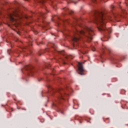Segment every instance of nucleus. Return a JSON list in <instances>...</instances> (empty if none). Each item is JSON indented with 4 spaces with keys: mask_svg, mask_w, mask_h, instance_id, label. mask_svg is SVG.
Wrapping results in <instances>:
<instances>
[{
    "mask_svg": "<svg viewBox=\"0 0 128 128\" xmlns=\"http://www.w3.org/2000/svg\"><path fill=\"white\" fill-rule=\"evenodd\" d=\"M14 100H16V99H14Z\"/></svg>",
    "mask_w": 128,
    "mask_h": 128,
    "instance_id": "7c9ffc66",
    "label": "nucleus"
},
{
    "mask_svg": "<svg viewBox=\"0 0 128 128\" xmlns=\"http://www.w3.org/2000/svg\"><path fill=\"white\" fill-rule=\"evenodd\" d=\"M58 20H60V18H58Z\"/></svg>",
    "mask_w": 128,
    "mask_h": 128,
    "instance_id": "c85d7f7f",
    "label": "nucleus"
},
{
    "mask_svg": "<svg viewBox=\"0 0 128 128\" xmlns=\"http://www.w3.org/2000/svg\"><path fill=\"white\" fill-rule=\"evenodd\" d=\"M58 26H60V22H58Z\"/></svg>",
    "mask_w": 128,
    "mask_h": 128,
    "instance_id": "aec40b11",
    "label": "nucleus"
},
{
    "mask_svg": "<svg viewBox=\"0 0 128 128\" xmlns=\"http://www.w3.org/2000/svg\"><path fill=\"white\" fill-rule=\"evenodd\" d=\"M104 122H106V120H110V118H106L104 119Z\"/></svg>",
    "mask_w": 128,
    "mask_h": 128,
    "instance_id": "9b49d317",
    "label": "nucleus"
},
{
    "mask_svg": "<svg viewBox=\"0 0 128 128\" xmlns=\"http://www.w3.org/2000/svg\"><path fill=\"white\" fill-rule=\"evenodd\" d=\"M22 13L20 9H16L12 12V13H10L8 14V17L9 18L11 22H14V24H18V20L22 18Z\"/></svg>",
    "mask_w": 128,
    "mask_h": 128,
    "instance_id": "7ed1b4c3",
    "label": "nucleus"
},
{
    "mask_svg": "<svg viewBox=\"0 0 128 128\" xmlns=\"http://www.w3.org/2000/svg\"><path fill=\"white\" fill-rule=\"evenodd\" d=\"M16 33L18 34V32H16Z\"/></svg>",
    "mask_w": 128,
    "mask_h": 128,
    "instance_id": "cd10ccee",
    "label": "nucleus"
},
{
    "mask_svg": "<svg viewBox=\"0 0 128 128\" xmlns=\"http://www.w3.org/2000/svg\"><path fill=\"white\" fill-rule=\"evenodd\" d=\"M92 2H93L94 4H96V0H92Z\"/></svg>",
    "mask_w": 128,
    "mask_h": 128,
    "instance_id": "4468645a",
    "label": "nucleus"
},
{
    "mask_svg": "<svg viewBox=\"0 0 128 128\" xmlns=\"http://www.w3.org/2000/svg\"><path fill=\"white\" fill-rule=\"evenodd\" d=\"M24 68L26 70H28V72H31V74H32V70L34 68V67L32 66V65L26 66Z\"/></svg>",
    "mask_w": 128,
    "mask_h": 128,
    "instance_id": "423d86ee",
    "label": "nucleus"
},
{
    "mask_svg": "<svg viewBox=\"0 0 128 128\" xmlns=\"http://www.w3.org/2000/svg\"><path fill=\"white\" fill-rule=\"evenodd\" d=\"M54 46H54H54H53V48H54Z\"/></svg>",
    "mask_w": 128,
    "mask_h": 128,
    "instance_id": "a878e982",
    "label": "nucleus"
},
{
    "mask_svg": "<svg viewBox=\"0 0 128 128\" xmlns=\"http://www.w3.org/2000/svg\"><path fill=\"white\" fill-rule=\"evenodd\" d=\"M110 8H112V10H114V6H111Z\"/></svg>",
    "mask_w": 128,
    "mask_h": 128,
    "instance_id": "dca6fc26",
    "label": "nucleus"
},
{
    "mask_svg": "<svg viewBox=\"0 0 128 128\" xmlns=\"http://www.w3.org/2000/svg\"><path fill=\"white\" fill-rule=\"evenodd\" d=\"M108 96H110V94H108Z\"/></svg>",
    "mask_w": 128,
    "mask_h": 128,
    "instance_id": "412c9836",
    "label": "nucleus"
},
{
    "mask_svg": "<svg viewBox=\"0 0 128 128\" xmlns=\"http://www.w3.org/2000/svg\"><path fill=\"white\" fill-rule=\"evenodd\" d=\"M0 14H2V12H0Z\"/></svg>",
    "mask_w": 128,
    "mask_h": 128,
    "instance_id": "393cba45",
    "label": "nucleus"
},
{
    "mask_svg": "<svg viewBox=\"0 0 128 128\" xmlns=\"http://www.w3.org/2000/svg\"><path fill=\"white\" fill-rule=\"evenodd\" d=\"M125 0V4H126V6H128V0Z\"/></svg>",
    "mask_w": 128,
    "mask_h": 128,
    "instance_id": "f8f14e48",
    "label": "nucleus"
},
{
    "mask_svg": "<svg viewBox=\"0 0 128 128\" xmlns=\"http://www.w3.org/2000/svg\"><path fill=\"white\" fill-rule=\"evenodd\" d=\"M92 50L93 52H94V50H96V48H93V49Z\"/></svg>",
    "mask_w": 128,
    "mask_h": 128,
    "instance_id": "a211bd4d",
    "label": "nucleus"
},
{
    "mask_svg": "<svg viewBox=\"0 0 128 128\" xmlns=\"http://www.w3.org/2000/svg\"><path fill=\"white\" fill-rule=\"evenodd\" d=\"M0 26H2V23H0Z\"/></svg>",
    "mask_w": 128,
    "mask_h": 128,
    "instance_id": "bb28decb",
    "label": "nucleus"
},
{
    "mask_svg": "<svg viewBox=\"0 0 128 128\" xmlns=\"http://www.w3.org/2000/svg\"><path fill=\"white\" fill-rule=\"evenodd\" d=\"M105 50H108L109 52L110 50L109 48H108L107 47H105Z\"/></svg>",
    "mask_w": 128,
    "mask_h": 128,
    "instance_id": "ddd939ff",
    "label": "nucleus"
},
{
    "mask_svg": "<svg viewBox=\"0 0 128 128\" xmlns=\"http://www.w3.org/2000/svg\"><path fill=\"white\" fill-rule=\"evenodd\" d=\"M120 8H122V6H120Z\"/></svg>",
    "mask_w": 128,
    "mask_h": 128,
    "instance_id": "5701e85b",
    "label": "nucleus"
},
{
    "mask_svg": "<svg viewBox=\"0 0 128 128\" xmlns=\"http://www.w3.org/2000/svg\"><path fill=\"white\" fill-rule=\"evenodd\" d=\"M40 44H42V42H40Z\"/></svg>",
    "mask_w": 128,
    "mask_h": 128,
    "instance_id": "b1692460",
    "label": "nucleus"
},
{
    "mask_svg": "<svg viewBox=\"0 0 128 128\" xmlns=\"http://www.w3.org/2000/svg\"><path fill=\"white\" fill-rule=\"evenodd\" d=\"M40 56H42V54H40Z\"/></svg>",
    "mask_w": 128,
    "mask_h": 128,
    "instance_id": "c756f323",
    "label": "nucleus"
},
{
    "mask_svg": "<svg viewBox=\"0 0 128 128\" xmlns=\"http://www.w3.org/2000/svg\"><path fill=\"white\" fill-rule=\"evenodd\" d=\"M64 10L65 12H68L69 14H72L74 12V11L70 10V9H68V8H64Z\"/></svg>",
    "mask_w": 128,
    "mask_h": 128,
    "instance_id": "0eeeda50",
    "label": "nucleus"
},
{
    "mask_svg": "<svg viewBox=\"0 0 128 128\" xmlns=\"http://www.w3.org/2000/svg\"><path fill=\"white\" fill-rule=\"evenodd\" d=\"M68 98V94L64 93V91L63 90H59L58 96L57 98V100H56V102L54 104H60L64 100L65 98Z\"/></svg>",
    "mask_w": 128,
    "mask_h": 128,
    "instance_id": "20e7f679",
    "label": "nucleus"
},
{
    "mask_svg": "<svg viewBox=\"0 0 128 128\" xmlns=\"http://www.w3.org/2000/svg\"><path fill=\"white\" fill-rule=\"evenodd\" d=\"M82 64H84V62H78V74H81V76L84 74V66H82Z\"/></svg>",
    "mask_w": 128,
    "mask_h": 128,
    "instance_id": "39448f33",
    "label": "nucleus"
},
{
    "mask_svg": "<svg viewBox=\"0 0 128 128\" xmlns=\"http://www.w3.org/2000/svg\"><path fill=\"white\" fill-rule=\"evenodd\" d=\"M94 34V33L92 28L86 26H84L83 30L80 31L75 29L74 36L72 38L73 46H76V44H78V40L82 38L88 42H92V36Z\"/></svg>",
    "mask_w": 128,
    "mask_h": 128,
    "instance_id": "f03ea898",
    "label": "nucleus"
},
{
    "mask_svg": "<svg viewBox=\"0 0 128 128\" xmlns=\"http://www.w3.org/2000/svg\"><path fill=\"white\" fill-rule=\"evenodd\" d=\"M122 12L124 14H126V12H124V10L122 9Z\"/></svg>",
    "mask_w": 128,
    "mask_h": 128,
    "instance_id": "2eb2a0df",
    "label": "nucleus"
},
{
    "mask_svg": "<svg viewBox=\"0 0 128 128\" xmlns=\"http://www.w3.org/2000/svg\"><path fill=\"white\" fill-rule=\"evenodd\" d=\"M63 64H66V62H63Z\"/></svg>",
    "mask_w": 128,
    "mask_h": 128,
    "instance_id": "6ab92c4d",
    "label": "nucleus"
},
{
    "mask_svg": "<svg viewBox=\"0 0 128 128\" xmlns=\"http://www.w3.org/2000/svg\"><path fill=\"white\" fill-rule=\"evenodd\" d=\"M11 110H12V112H13L14 110H12V108Z\"/></svg>",
    "mask_w": 128,
    "mask_h": 128,
    "instance_id": "4be33fe9",
    "label": "nucleus"
},
{
    "mask_svg": "<svg viewBox=\"0 0 128 128\" xmlns=\"http://www.w3.org/2000/svg\"><path fill=\"white\" fill-rule=\"evenodd\" d=\"M46 68H50V64H46Z\"/></svg>",
    "mask_w": 128,
    "mask_h": 128,
    "instance_id": "9d476101",
    "label": "nucleus"
},
{
    "mask_svg": "<svg viewBox=\"0 0 128 128\" xmlns=\"http://www.w3.org/2000/svg\"><path fill=\"white\" fill-rule=\"evenodd\" d=\"M60 52V54H61L64 55V51Z\"/></svg>",
    "mask_w": 128,
    "mask_h": 128,
    "instance_id": "f3484780",
    "label": "nucleus"
},
{
    "mask_svg": "<svg viewBox=\"0 0 128 128\" xmlns=\"http://www.w3.org/2000/svg\"><path fill=\"white\" fill-rule=\"evenodd\" d=\"M40 18H46V16H44V13L40 12Z\"/></svg>",
    "mask_w": 128,
    "mask_h": 128,
    "instance_id": "6e6552de",
    "label": "nucleus"
},
{
    "mask_svg": "<svg viewBox=\"0 0 128 128\" xmlns=\"http://www.w3.org/2000/svg\"><path fill=\"white\" fill-rule=\"evenodd\" d=\"M94 16V21L97 24V28L99 32H105L106 30V22H108V20L110 21H114V20H116V19L122 15H118V14H113L112 16H106L102 12L94 10L93 12Z\"/></svg>",
    "mask_w": 128,
    "mask_h": 128,
    "instance_id": "f257e3e1",
    "label": "nucleus"
},
{
    "mask_svg": "<svg viewBox=\"0 0 128 128\" xmlns=\"http://www.w3.org/2000/svg\"><path fill=\"white\" fill-rule=\"evenodd\" d=\"M70 2H74V4H76V2H78L80 0H78L76 1V0H70Z\"/></svg>",
    "mask_w": 128,
    "mask_h": 128,
    "instance_id": "1a4fd4ad",
    "label": "nucleus"
}]
</instances>
